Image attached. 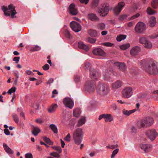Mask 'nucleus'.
Segmentation results:
<instances>
[{
    "label": "nucleus",
    "mask_w": 158,
    "mask_h": 158,
    "mask_svg": "<svg viewBox=\"0 0 158 158\" xmlns=\"http://www.w3.org/2000/svg\"><path fill=\"white\" fill-rule=\"evenodd\" d=\"M49 65L48 64H46L43 66V69L45 71L48 70L49 69Z\"/></svg>",
    "instance_id": "obj_50"
},
{
    "label": "nucleus",
    "mask_w": 158,
    "mask_h": 158,
    "mask_svg": "<svg viewBox=\"0 0 158 158\" xmlns=\"http://www.w3.org/2000/svg\"><path fill=\"white\" fill-rule=\"evenodd\" d=\"M140 148L145 152L147 153L151 151V145L150 144H140Z\"/></svg>",
    "instance_id": "obj_18"
},
{
    "label": "nucleus",
    "mask_w": 158,
    "mask_h": 158,
    "mask_svg": "<svg viewBox=\"0 0 158 158\" xmlns=\"http://www.w3.org/2000/svg\"><path fill=\"white\" fill-rule=\"evenodd\" d=\"M104 45L107 47H112L114 45V44L109 42H106L104 43Z\"/></svg>",
    "instance_id": "obj_51"
},
{
    "label": "nucleus",
    "mask_w": 158,
    "mask_h": 158,
    "mask_svg": "<svg viewBox=\"0 0 158 158\" xmlns=\"http://www.w3.org/2000/svg\"><path fill=\"white\" fill-rule=\"evenodd\" d=\"M109 10L108 4L106 5L103 9L101 8L98 11V13L101 16H105L108 14Z\"/></svg>",
    "instance_id": "obj_17"
},
{
    "label": "nucleus",
    "mask_w": 158,
    "mask_h": 158,
    "mask_svg": "<svg viewBox=\"0 0 158 158\" xmlns=\"http://www.w3.org/2000/svg\"><path fill=\"white\" fill-rule=\"evenodd\" d=\"M41 47L37 45H35L33 46L30 47L29 48V50L31 52L37 51L40 50Z\"/></svg>",
    "instance_id": "obj_32"
},
{
    "label": "nucleus",
    "mask_w": 158,
    "mask_h": 158,
    "mask_svg": "<svg viewBox=\"0 0 158 158\" xmlns=\"http://www.w3.org/2000/svg\"><path fill=\"white\" fill-rule=\"evenodd\" d=\"M63 103L67 108L72 109L74 106V103L73 101L69 98H64L63 101Z\"/></svg>",
    "instance_id": "obj_8"
},
{
    "label": "nucleus",
    "mask_w": 158,
    "mask_h": 158,
    "mask_svg": "<svg viewBox=\"0 0 158 158\" xmlns=\"http://www.w3.org/2000/svg\"><path fill=\"white\" fill-rule=\"evenodd\" d=\"M69 13L73 15H76L77 14V10L74 3H72L69 5Z\"/></svg>",
    "instance_id": "obj_19"
},
{
    "label": "nucleus",
    "mask_w": 158,
    "mask_h": 158,
    "mask_svg": "<svg viewBox=\"0 0 158 158\" xmlns=\"http://www.w3.org/2000/svg\"><path fill=\"white\" fill-rule=\"evenodd\" d=\"M118 151V149H116L113 151L111 155V158H114L115 155L117 154Z\"/></svg>",
    "instance_id": "obj_44"
},
{
    "label": "nucleus",
    "mask_w": 158,
    "mask_h": 158,
    "mask_svg": "<svg viewBox=\"0 0 158 158\" xmlns=\"http://www.w3.org/2000/svg\"><path fill=\"white\" fill-rule=\"evenodd\" d=\"M26 73L28 75H33L34 74V73H32L31 71L29 70H27L26 71Z\"/></svg>",
    "instance_id": "obj_58"
},
{
    "label": "nucleus",
    "mask_w": 158,
    "mask_h": 158,
    "mask_svg": "<svg viewBox=\"0 0 158 158\" xmlns=\"http://www.w3.org/2000/svg\"><path fill=\"white\" fill-rule=\"evenodd\" d=\"M140 16V14L139 13H137L135 15H133L129 19L130 20H131L134 19H135L138 17Z\"/></svg>",
    "instance_id": "obj_47"
},
{
    "label": "nucleus",
    "mask_w": 158,
    "mask_h": 158,
    "mask_svg": "<svg viewBox=\"0 0 158 158\" xmlns=\"http://www.w3.org/2000/svg\"><path fill=\"white\" fill-rule=\"evenodd\" d=\"M122 82L120 81H117L111 84V88L113 90H116L120 88L122 85Z\"/></svg>",
    "instance_id": "obj_20"
},
{
    "label": "nucleus",
    "mask_w": 158,
    "mask_h": 158,
    "mask_svg": "<svg viewBox=\"0 0 158 158\" xmlns=\"http://www.w3.org/2000/svg\"><path fill=\"white\" fill-rule=\"evenodd\" d=\"M57 107L58 105L57 104H53L48 108V111L49 113H53L56 111Z\"/></svg>",
    "instance_id": "obj_24"
},
{
    "label": "nucleus",
    "mask_w": 158,
    "mask_h": 158,
    "mask_svg": "<svg viewBox=\"0 0 158 158\" xmlns=\"http://www.w3.org/2000/svg\"><path fill=\"white\" fill-rule=\"evenodd\" d=\"M50 155L54 157L59 158L60 157V154L57 152H53L51 153Z\"/></svg>",
    "instance_id": "obj_42"
},
{
    "label": "nucleus",
    "mask_w": 158,
    "mask_h": 158,
    "mask_svg": "<svg viewBox=\"0 0 158 158\" xmlns=\"http://www.w3.org/2000/svg\"><path fill=\"white\" fill-rule=\"evenodd\" d=\"M114 64L115 66L118 67L119 69L121 70L122 71H125L126 69V66L124 64L120 62H116Z\"/></svg>",
    "instance_id": "obj_25"
},
{
    "label": "nucleus",
    "mask_w": 158,
    "mask_h": 158,
    "mask_svg": "<svg viewBox=\"0 0 158 158\" xmlns=\"http://www.w3.org/2000/svg\"><path fill=\"white\" fill-rule=\"evenodd\" d=\"M131 131L133 132H135L137 131V129L136 127L134 126H132L131 128Z\"/></svg>",
    "instance_id": "obj_64"
},
{
    "label": "nucleus",
    "mask_w": 158,
    "mask_h": 158,
    "mask_svg": "<svg viewBox=\"0 0 158 158\" xmlns=\"http://www.w3.org/2000/svg\"><path fill=\"white\" fill-rule=\"evenodd\" d=\"M103 118L106 122H111L113 120V117L110 114H103L100 115L98 118V119L101 120Z\"/></svg>",
    "instance_id": "obj_15"
},
{
    "label": "nucleus",
    "mask_w": 158,
    "mask_h": 158,
    "mask_svg": "<svg viewBox=\"0 0 158 158\" xmlns=\"http://www.w3.org/2000/svg\"><path fill=\"white\" fill-rule=\"evenodd\" d=\"M97 93L101 95H105L107 94L110 91L109 86L106 84H98L97 89Z\"/></svg>",
    "instance_id": "obj_5"
},
{
    "label": "nucleus",
    "mask_w": 158,
    "mask_h": 158,
    "mask_svg": "<svg viewBox=\"0 0 158 158\" xmlns=\"http://www.w3.org/2000/svg\"><path fill=\"white\" fill-rule=\"evenodd\" d=\"M14 73L16 78V79L15 81L17 82L19 77V73L16 70L14 72Z\"/></svg>",
    "instance_id": "obj_48"
},
{
    "label": "nucleus",
    "mask_w": 158,
    "mask_h": 158,
    "mask_svg": "<svg viewBox=\"0 0 158 158\" xmlns=\"http://www.w3.org/2000/svg\"><path fill=\"white\" fill-rule=\"evenodd\" d=\"M111 73L110 69H108L104 70L102 73L103 79L107 81H112V79L110 75Z\"/></svg>",
    "instance_id": "obj_13"
},
{
    "label": "nucleus",
    "mask_w": 158,
    "mask_h": 158,
    "mask_svg": "<svg viewBox=\"0 0 158 158\" xmlns=\"http://www.w3.org/2000/svg\"><path fill=\"white\" fill-rule=\"evenodd\" d=\"M127 17V15H123L120 17L119 19L121 20H124L126 19Z\"/></svg>",
    "instance_id": "obj_56"
},
{
    "label": "nucleus",
    "mask_w": 158,
    "mask_h": 158,
    "mask_svg": "<svg viewBox=\"0 0 158 158\" xmlns=\"http://www.w3.org/2000/svg\"><path fill=\"white\" fill-rule=\"evenodd\" d=\"M80 2L82 3L87 4L89 2V0H79Z\"/></svg>",
    "instance_id": "obj_62"
},
{
    "label": "nucleus",
    "mask_w": 158,
    "mask_h": 158,
    "mask_svg": "<svg viewBox=\"0 0 158 158\" xmlns=\"http://www.w3.org/2000/svg\"><path fill=\"white\" fill-rule=\"evenodd\" d=\"M26 158H33V156L30 153H27L25 155Z\"/></svg>",
    "instance_id": "obj_55"
},
{
    "label": "nucleus",
    "mask_w": 158,
    "mask_h": 158,
    "mask_svg": "<svg viewBox=\"0 0 158 158\" xmlns=\"http://www.w3.org/2000/svg\"><path fill=\"white\" fill-rule=\"evenodd\" d=\"M72 29L75 32H78L81 30V26L79 23L75 21H72L70 23Z\"/></svg>",
    "instance_id": "obj_14"
},
{
    "label": "nucleus",
    "mask_w": 158,
    "mask_h": 158,
    "mask_svg": "<svg viewBox=\"0 0 158 158\" xmlns=\"http://www.w3.org/2000/svg\"><path fill=\"white\" fill-rule=\"evenodd\" d=\"M93 52L94 55L104 56L105 55V53L104 51L100 48H96L93 51Z\"/></svg>",
    "instance_id": "obj_21"
},
{
    "label": "nucleus",
    "mask_w": 158,
    "mask_h": 158,
    "mask_svg": "<svg viewBox=\"0 0 158 158\" xmlns=\"http://www.w3.org/2000/svg\"><path fill=\"white\" fill-rule=\"evenodd\" d=\"M40 131V130L36 126H32V134L35 136L37 135L38 133Z\"/></svg>",
    "instance_id": "obj_29"
},
{
    "label": "nucleus",
    "mask_w": 158,
    "mask_h": 158,
    "mask_svg": "<svg viewBox=\"0 0 158 158\" xmlns=\"http://www.w3.org/2000/svg\"><path fill=\"white\" fill-rule=\"evenodd\" d=\"M146 135L149 138L152 140H154L156 138L157 133L156 130L154 129L150 130L146 132Z\"/></svg>",
    "instance_id": "obj_12"
},
{
    "label": "nucleus",
    "mask_w": 158,
    "mask_h": 158,
    "mask_svg": "<svg viewBox=\"0 0 158 158\" xmlns=\"http://www.w3.org/2000/svg\"><path fill=\"white\" fill-rule=\"evenodd\" d=\"M147 12L148 14L152 15L156 14V12L152 10L150 7L148 8L147 10Z\"/></svg>",
    "instance_id": "obj_39"
},
{
    "label": "nucleus",
    "mask_w": 158,
    "mask_h": 158,
    "mask_svg": "<svg viewBox=\"0 0 158 158\" xmlns=\"http://www.w3.org/2000/svg\"><path fill=\"white\" fill-rule=\"evenodd\" d=\"M126 37V35H120L117 37L116 40L118 41H120L125 39Z\"/></svg>",
    "instance_id": "obj_37"
},
{
    "label": "nucleus",
    "mask_w": 158,
    "mask_h": 158,
    "mask_svg": "<svg viewBox=\"0 0 158 158\" xmlns=\"http://www.w3.org/2000/svg\"><path fill=\"white\" fill-rule=\"evenodd\" d=\"M99 2V0H93L92 4L93 5L96 6Z\"/></svg>",
    "instance_id": "obj_53"
},
{
    "label": "nucleus",
    "mask_w": 158,
    "mask_h": 158,
    "mask_svg": "<svg viewBox=\"0 0 158 158\" xmlns=\"http://www.w3.org/2000/svg\"><path fill=\"white\" fill-rule=\"evenodd\" d=\"M87 18L92 21H97L98 20V18L96 15L93 13L88 14L87 15Z\"/></svg>",
    "instance_id": "obj_26"
},
{
    "label": "nucleus",
    "mask_w": 158,
    "mask_h": 158,
    "mask_svg": "<svg viewBox=\"0 0 158 158\" xmlns=\"http://www.w3.org/2000/svg\"><path fill=\"white\" fill-rule=\"evenodd\" d=\"M133 89L132 87L128 86L125 87L122 91L123 97L128 98L133 94Z\"/></svg>",
    "instance_id": "obj_6"
},
{
    "label": "nucleus",
    "mask_w": 158,
    "mask_h": 158,
    "mask_svg": "<svg viewBox=\"0 0 158 158\" xmlns=\"http://www.w3.org/2000/svg\"><path fill=\"white\" fill-rule=\"evenodd\" d=\"M118 146L117 144L113 145L110 146H107L106 147V148L110 149H114L117 148Z\"/></svg>",
    "instance_id": "obj_49"
},
{
    "label": "nucleus",
    "mask_w": 158,
    "mask_h": 158,
    "mask_svg": "<svg viewBox=\"0 0 158 158\" xmlns=\"http://www.w3.org/2000/svg\"><path fill=\"white\" fill-rule=\"evenodd\" d=\"M84 134L83 130L81 128L76 129L72 134V137L75 144L78 145L81 143Z\"/></svg>",
    "instance_id": "obj_1"
},
{
    "label": "nucleus",
    "mask_w": 158,
    "mask_h": 158,
    "mask_svg": "<svg viewBox=\"0 0 158 158\" xmlns=\"http://www.w3.org/2000/svg\"><path fill=\"white\" fill-rule=\"evenodd\" d=\"M13 117L14 119V120L16 123H18L19 122V118L17 115L16 114H14L13 115Z\"/></svg>",
    "instance_id": "obj_45"
},
{
    "label": "nucleus",
    "mask_w": 158,
    "mask_h": 158,
    "mask_svg": "<svg viewBox=\"0 0 158 158\" xmlns=\"http://www.w3.org/2000/svg\"><path fill=\"white\" fill-rule=\"evenodd\" d=\"M135 111V110L134 109L130 110H127L125 109H123V110L122 112L123 114L125 115L128 116L134 112Z\"/></svg>",
    "instance_id": "obj_31"
},
{
    "label": "nucleus",
    "mask_w": 158,
    "mask_h": 158,
    "mask_svg": "<svg viewBox=\"0 0 158 158\" xmlns=\"http://www.w3.org/2000/svg\"><path fill=\"white\" fill-rule=\"evenodd\" d=\"M49 127L54 133H57L58 132L57 129L55 125L51 124L50 125Z\"/></svg>",
    "instance_id": "obj_38"
},
{
    "label": "nucleus",
    "mask_w": 158,
    "mask_h": 158,
    "mask_svg": "<svg viewBox=\"0 0 158 158\" xmlns=\"http://www.w3.org/2000/svg\"><path fill=\"white\" fill-rule=\"evenodd\" d=\"M105 25L103 23H100L97 25V27L98 29L102 30L105 28Z\"/></svg>",
    "instance_id": "obj_40"
},
{
    "label": "nucleus",
    "mask_w": 158,
    "mask_h": 158,
    "mask_svg": "<svg viewBox=\"0 0 158 158\" xmlns=\"http://www.w3.org/2000/svg\"><path fill=\"white\" fill-rule=\"evenodd\" d=\"M80 79V77L79 76L77 75L74 77V80L76 82H78Z\"/></svg>",
    "instance_id": "obj_57"
},
{
    "label": "nucleus",
    "mask_w": 158,
    "mask_h": 158,
    "mask_svg": "<svg viewBox=\"0 0 158 158\" xmlns=\"http://www.w3.org/2000/svg\"><path fill=\"white\" fill-rule=\"evenodd\" d=\"M81 113V110L78 108L75 109L73 111L74 116L77 118L79 117Z\"/></svg>",
    "instance_id": "obj_33"
},
{
    "label": "nucleus",
    "mask_w": 158,
    "mask_h": 158,
    "mask_svg": "<svg viewBox=\"0 0 158 158\" xmlns=\"http://www.w3.org/2000/svg\"><path fill=\"white\" fill-rule=\"evenodd\" d=\"M20 59V57H15L13 59V61H15L16 63L17 64L18 63Z\"/></svg>",
    "instance_id": "obj_54"
},
{
    "label": "nucleus",
    "mask_w": 158,
    "mask_h": 158,
    "mask_svg": "<svg viewBox=\"0 0 158 158\" xmlns=\"http://www.w3.org/2000/svg\"><path fill=\"white\" fill-rule=\"evenodd\" d=\"M4 132L5 134L6 135H9L10 134V131L9 130L7 129H5L4 130Z\"/></svg>",
    "instance_id": "obj_61"
},
{
    "label": "nucleus",
    "mask_w": 158,
    "mask_h": 158,
    "mask_svg": "<svg viewBox=\"0 0 158 158\" xmlns=\"http://www.w3.org/2000/svg\"><path fill=\"white\" fill-rule=\"evenodd\" d=\"M35 122L39 123H43V120L41 118H38L35 120Z\"/></svg>",
    "instance_id": "obj_60"
},
{
    "label": "nucleus",
    "mask_w": 158,
    "mask_h": 158,
    "mask_svg": "<svg viewBox=\"0 0 158 158\" xmlns=\"http://www.w3.org/2000/svg\"><path fill=\"white\" fill-rule=\"evenodd\" d=\"M89 35L93 37H96L98 35L97 31L94 30H90L89 31Z\"/></svg>",
    "instance_id": "obj_34"
},
{
    "label": "nucleus",
    "mask_w": 158,
    "mask_h": 158,
    "mask_svg": "<svg viewBox=\"0 0 158 158\" xmlns=\"http://www.w3.org/2000/svg\"><path fill=\"white\" fill-rule=\"evenodd\" d=\"M140 51V48L138 46H135L132 48L130 51L131 55L134 56L136 55Z\"/></svg>",
    "instance_id": "obj_22"
},
{
    "label": "nucleus",
    "mask_w": 158,
    "mask_h": 158,
    "mask_svg": "<svg viewBox=\"0 0 158 158\" xmlns=\"http://www.w3.org/2000/svg\"><path fill=\"white\" fill-rule=\"evenodd\" d=\"M130 46V44L129 43H127L120 46L119 48L121 50H125L128 48Z\"/></svg>",
    "instance_id": "obj_35"
},
{
    "label": "nucleus",
    "mask_w": 158,
    "mask_h": 158,
    "mask_svg": "<svg viewBox=\"0 0 158 158\" xmlns=\"http://www.w3.org/2000/svg\"><path fill=\"white\" fill-rule=\"evenodd\" d=\"M139 42L140 43L143 44L144 47L147 48H150L152 47L151 43L145 37L140 38L139 39Z\"/></svg>",
    "instance_id": "obj_11"
},
{
    "label": "nucleus",
    "mask_w": 158,
    "mask_h": 158,
    "mask_svg": "<svg viewBox=\"0 0 158 158\" xmlns=\"http://www.w3.org/2000/svg\"><path fill=\"white\" fill-rule=\"evenodd\" d=\"M56 150L57 151V152L59 154L62 152L61 148L60 147H58Z\"/></svg>",
    "instance_id": "obj_63"
},
{
    "label": "nucleus",
    "mask_w": 158,
    "mask_h": 158,
    "mask_svg": "<svg viewBox=\"0 0 158 158\" xmlns=\"http://www.w3.org/2000/svg\"><path fill=\"white\" fill-rule=\"evenodd\" d=\"M152 6L155 9L158 7V0H153L151 4Z\"/></svg>",
    "instance_id": "obj_36"
},
{
    "label": "nucleus",
    "mask_w": 158,
    "mask_h": 158,
    "mask_svg": "<svg viewBox=\"0 0 158 158\" xmlns=\"http://www.w3.org/2000/svg\"><path fill=\"white\" fill-rule=\"evenodd\" d=\"M3 146L5 150L6 153L10 154H13V151L6 144L4 143L3 144Z\"/></svg>",
    "instance_id": "obj_30"
},
{
    "label": "nucleus",
    "mask_w": 158,
    "mask_h": 158,
    "mask_svg": "<svg viewBox=\"0 0 158 158\" xmlns=\"http://www.w3.org/2000/svg\"><path fill=\"white\" fill-rule=\"evenodd\" d=\"M156 23V19L155 17L152 16L150 18L149 21V24L150 27H154Z\"/></svg>",
    "instance_id": "obj_27"
},
{
    "label": "nucleus",
    "mask_w": 158,
    "mask_h": 158,
    "mask_svg": "<svg viewBox=\"0 0 158 158\" xmlns=\"http://www.w3.org/2000/svg\"><path fill=\"white\" fill-rule=\"evenodd\" d=\"M86 40L88 42L91 44H93L95 43L96 41V40L94 38L89 37Z\"/></svg>",
    "instance_id": "obj_41"
},
{
    "label": "nucleus",
    "mask_w": 158,
    "mask_h": 158,
    "mask_svg": "<svg viewBox=\"0 0 158 158\" xmlns=\"http://www.w3.org/2000/svg\"><path fill=\"white\" fill-rule=\"evenodd\" d=\"M2 9L5 15L7 16L10 15L12 18L16 17L15 15L17 13L15 9V7L12 4H10L8 7L3 6H2Z\"/></svg>",
    "instance_id": "obj_2"
},
{
    "label": "nucleus",
    "mask_w": 158,
    "mask_h": 158,
    "mask_svg": "<svg viewBox=\"0 0 158 158\" xmlns=\"http://www.w3.org/2000/svg\"><path fill=\"white\" fill-rule=\"evenodd\" d=\"M125 4L123 2H119L117 6L115 7L113 10L114 14L116 15H118L121 12L123 8L124 7Z\"/></svg>",
    "instance_id": "obj_16"
},
{
    "label": "nucleus",
    "mask_w": 158,
    "mask_h": 158,
    "mask_svg": "<svg viewBox=\"0 0 158 158\" xmlns=\"http://www.w3.org/2000/svg\"><path fill=\"white\" fill-rule=\"evenodd\" d=\"M16 91V88L15 87H13L10 89L7 92V93L11 94L12 93L15 92Z\"/></svg>",
    "instance_id": "obj_46"
},
{
    "label": "nucleus",
    "mask_w": 158,
    "mask_h": 158,
    "mask_svg": "<svg viewBox=\"0 0 158 158\" xmlns=\"http://www.w3.org/2000/svg\"><path fill=\"white\" fill-rule=\"evenodd\" d=\"M145 69L150 74H156L158 73V69L155 64L152 61L149 62L145 66Z\"/></svg>",
    "instance_id": "obj_3"
},
{
    "label": "nucleus",
    "mask_w": 158,
    "mask_h": 158,
    "mask_svg": "<svg viewBox=\"0 0 158 158\" xmlns=\"http://www.w3.org/2000/svg\"><path fill=\"white\" fill-rule=\"evenodd\" d=\"M90 77L92 79L97 80L100 76V74L99 72L95 69L91 68L89 70Z\"/></svg>",
    "instance_id": "obj_9"
},
{
    "label": "nucleus",
    "mask_w": 158,
    "mask_h": 158,
    "mask_svg": "<svg viewBox=\"0 0 158 158\" xmlns=\"http://www.w3.org/2000/svg\"><path fill=\"white\" fill-rule=\"evenodd\" d=\"M43 139L44 141L47 143H50L51 142V140L48 138H47L46 137H43Z\"/></svg>",
    "instance_id": "obj_52"
},
{
    "label": "nucleus",
    "mask_w": 158,
    "mask_h": 158,
    "mask_svg": "<svg viewBox=\"0 0 158 158\" xmlns=\"http://www.w3.org/2000/svg\"><path fill=\"white\" fill-rule=\"evenodd\" d=\"M54 81V80L52 78H50L47 82V84L48 85H50V84L52 83Z\"/></svg>",
    "instance_id": "obj_59"
},
{
    "label": "nucleus",
    "mask_w": 158,
    "mask_h": 158,
    "mask_svg": "<svg viewBox=\"0 0 158 158\" xmlns=\"http://www.w3.org/2000/svg\"><path fill=\"white\" fill-rule=\"evenodd\" d=\"M85 122V118L84 117H82L78 121L77 124V126L80 127L84 124Z\"/></svg>",
    "instance_id": "obj_28"
},
{
    "label": "nucleus",
    "mask_w": 158,
    "mask_h": 158,
    "mask_svg": "<svg viewBox=\"0 0 158 158\" xmlns=\"http://www.w3.org/2000/svg\"><path fill=\"white\" fill-rule=\"evenodd\" d=\"M146 29L145 24L142 22H139L136 25L135 30L138 33H141L144 31Z\"/></svg>",
    "instance_id": "obj_7"
},
{
    "label": "nucleus",
    "mask_w": 158,
    "mask_h": 158,
    "mask_svg": "<svg viewBox=\"0 0 158 158\" xmlns=\"http://www.w3.org/2000/svg\"><path fill=\"white\" fill-rule=\"evenodd\" d=\"M84 88L85 90L89 92H93L94 90V83L91 81H87L85 84Z\"/></svg>",
    "instance_id": "obj_10"
},
{
    "label": "nucleus",
    "mask_w": 158,
    "mask_h": 158,
    "mask_svg": "<svg viewBox=\"0 0 158 158\" xmlns=\"http://www.w3.org/2000/svg\"><path fill=\"white\" fill-rule=\"evenodd\" d=\"M78 46L80 48L83 49L86 51H88L89 49L88 46L85 44L83 42H79Z\"/></svg>",
    "instance_id": "obj_23"
},
{
    "label": "nucleus",
    "mask_w": 158,
    "mask_h": 158,
    "mask_svg": "<svg viewBox=\"0 0 158 158\" xmlns=\"http://www.w3.org/2000/svg\"><path fill=\"white\" fill-rule=\"evenodd\" d=\"M153 122V120L152 118L147 117L138 122L136 125L138 128H141L151 126Z\"/></svg>",
    "instance_id": "obj_4"
},
{
    "label": "nucleus",
    "mask_w": 158,
    "mask_h": 158,
    "mask_svg": "<svg viewBox=\"0 0 158 158\" xmlns=\"http://www.w3.org/2000/svg\"><path fill=\"white\" fill-rule=\"evenodd\" d=\"M71 135L69 133H68L66 136L64 138V141L69 142L71 140Z\"/></svg>",
    "instance_id": "obj_43"
}]
</instances>
